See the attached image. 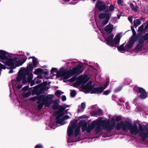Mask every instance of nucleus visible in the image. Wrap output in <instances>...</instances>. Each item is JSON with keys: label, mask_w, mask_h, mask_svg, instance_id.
Listing matches in <instances>:
<instances>
[{"label": "nucleus", "mask_w": 148, "mask_h": 148, "mask_svg": "<svg viewBox=\"0 0 148 148\" xmlns=\"http://www.w3.org/2000/svg\"><path fill=\"white\" fill-rule=\"evenodd\" d=\"M71 64L73 66H76V67L73 68L72 70L68 71H66L63 68L60 69L59 71L56 68H52L51 70V74L54 76L56 75L57 78L62 77L64 79H66L74 75H78L83 71L82 63L75 60L73 61Z\"/></svg>", "instance_id": "nucleus-1"}, {"label": "nucleus", "mask_w": 148, "mask_h": 148, "mask_svg": "<svg viewBox=\"0 0 148 148\" xmlns=\"http://www.w3.org/2000/svg\"><path fill=\"white\" fill-rule=\"evenodd\" d=\"M88 81L87 75H80L74 84V85L76 87H82L84 92L86 93H88L90 91H91L92 93L99 94L102 93L103 90L106 88L109 83L108 81L106 82L103 87L93 88V84H92L91 81H89L85 86H84Z\"/></svg>", "instance_id": "nucleus-2"}, {"label": "nucleus", "mask_w": 148, "mask_h": 148, "mask_svg": "<svg viewBox=\"0 0 148 148\" xmlns=\"http://www.w3.org/2000/svg\"><path fill=\"white\" fill-rule=\"evenodd\" d=\"M21 74H20L18 75L16 78V80H14L12 81V84L13 88L15 87L17 85L18 82L22 80V83L23 84H25L28 82L29 83H30V86H32L35 84V79L32 80L33 78V75L32 72H30L27 69H22L20 71L22 72Z\"/></svg>", "instance_id": "nucleus-3"}, {"label": "nucleus", "mask_w": 148, "mask_h": 148, "mask_svg": "<svg viewBox=\"0 0 148 148\" xmlns=\"http://www.w3.org/2000/svg\"><path fill=\"white\" fill-rule=\"evenodd\" d=\"M77 121L75 120H73L71 121L69 126L67 130V134L68 136V142L70 143L72 142L77 141L72 138L74 131V136L75 137H77L79 133L80 130L81 125L83 123V121H80L77 125Z\"/></svg>", "instance_id": "nucleus-4"}, {"label": "nucleus", "mask_w": 148, "mask_h": 148, "mask_svg": "<svg viewBox=\"0 0 148 148\" xmlns=\"http://www.w3.org/2000/svg\"><path fill=\"white\" fill-rule=\"evenodd\" d=\"M96 6L99 10L101 11H104L106 12L101 13L99 15V17L100 19L105 18L102 24L103 25H106L108 23L111 16V14L108 12V7L106 3L103 1H97L96 2Z\"/></svg>", "instance_id": "nucleus-5"}, {"label": "nucleus", "mask_w": 148, "mask_h": 148, "mask_svg": "<svg viewBox=\"0 0 148 148\" xmlns=\"http://www.w3.org/2000/svg\"><path fill=\"white\" fill-rule=\"evenodd\" d=\"M116 129L119 131L122 129L125 132H127L129 130L132 134L135 135L139 133V130L136 124H134L132 125L131 123L127 121H125V123L121 121L118 123L116 124Z\"/></svg>", "instance_id": "nucleus-6"}, {"label": "nucleus", "mask_w": 148, "mask_h": 148, "mask_svg": "<svg viewBox=\"0 0 148 148\" xmlns=\"http://www.w3.org/2000/svg\"><path fill=\"white\" fill-rule=\"evenodd\" d=\"M18 55L10 53V73H12L13 69L22 65L26 61L27 57L25 56L19 58Z\"/></svg>", "instance_id": "nucleus-7"}, {"label": "nucleus", "mask_w": 148, "mask_h": 148, "mask_svg": "<svg viewBox=\"0 0 148 148\" xmlns=\"http://www.w3.org/2000/svg\"><path fill=\"white\" fill-rule=\"evenodd\" d=\"M69 107V105L65 104L60 106L58 110L55 112L54 114L56 116V123L57 124H60V125H63L65 123L64 120L70 118L67 116H64L67 113V111H64V110L66 107Z\"/></svg>", "instance_id": "nucleus-8"}, {"label": "nucleus", "mask_w": 148, "mask_h": 148, "mask_svg": "<svg viewBox=\"0 0 148 148\" xmlns=\"http://www.w3.org/2000/svg\"><path fill=\"white\" fill-rule=\"evenodd\" d=\"M54 97L52 95H48L47 96L44 95L40 96V99L37 101V103L38 104L37 108L38 109H41L44 104L45 107H48L52 103V99Z\"/></svg>", "instance_id": "nucleus-9"}, {"label": "nucleus", "mask_w": 148, "mask_h": 148, "mask_svg": "<svg viewBox=\"0 0 148 148\" xmlns=\"http://www.w3.org/2000/svg\"><path fill=\"white\" fill-rule=\"evenodd\" d=\"M54 97L52 95H48L47 96L44 95L40 96V99L37 101V103L38 104L37 108L38 109H41L44 104L45 107H48L52 103V99Z\"/></svg>", "instance_id": "nucleus-10"}, {"label": "nucleus", "mask_w": 148, "mask_h": 148, "mask_svg": "<svg viewBox=\"0 0 148 148\" xmlns=\"http://www.w3.org/2000/svg\"><path fill=\"white\" fill-rule=\"evenodd\" d=\"M122 33H120L114 38V40H112L114 37L113 35L112 34L108 36L106 40V42L108 45L114 47H117L119 45L120 39L122 37Z\"/></svg>", "instance_id": "nucleus-11"}, {"label": "nucleus", "mask_w": 148, "mask_h": 148, "mask_svg": "<svg viewBox=\"0 0 148 148\" xmlns=\"http://www.w3.org/2000/svg\"><path fill=\"white\" fill-rule=\"evenodd\" d=\"M145 44H148V33L140 36L138 39V43L134 49V51L138 52L143 49Z\"/></svg>", "instance_id": "nucleus-12"}, {"label": "nucleus", "mask_w": 148, "mask_h": 148, "mask_svg": "<svg viewBox=\"0 0 148 148\" xmlns=\"http://www.w3.org/2000/svg\"><path fill=\"white\" fill-rule=\"evenodd\" d=\"M114 119V117L111 118V121H113L112 123H110L109 120H107L106 119L101 121L100 122V125L103 129L106 130L108 132H110L114 129L115 125Z\"/></svg>", "instance_id": "nucleus-13"}, {"label": "nucleus", "mask_w": 148, "mask_h": 148, "mask_svg": "<svg viewBox=\"0 0 148 148\" xmlns=\"http://www.w3.org/2000/svg\"><path fill=\"white\" fill-rule=\"evenodd\" d=\"M97 122L95 120L92 122L90 125H89L87 127V124L86 123H83L82 130L83 131H86L88 133H90L91 131L94 129L97 124Z\"/></svg>", "instance_id": "nucleus-14"}, {"label": "nucleus", "mask_w": 148, "mask_h": 148, "mask_svg": "<svg viewBox=\"0 0 148 148\" xmlns=\"http://www.w3.org/2000/svg\"><path fill=\"white\" fill-rule=\"evenodd\" d=\"M6 52L3 50H0V59L1 61L6 65L9 66V58L6 56Z\"/></svg>", "instance_id": "nucleus-15"}, {"label": "nucleus", "mask_w": 148, "mask_h": 148, "mask_svg": "<svg viewBox=\"0 0 148 148\" xmlns=\"http://www.w3.org/2000/svg\"><path fill=\"white\" fill-rule=\"evenodd\" d=\"M138 127L140 131L139 132V136L143 140H146L147 137L148 138V131L145 132H144L143 131L146 129V127L142 125H139Z\"/></svg>", "instance_id": "nucleus-16"}, {"label": "nucleus", "mask_w": 148, "mask_h": 148, "mask_svg": "<svg viewBox=\"0 0 148 148\" xmlns=\"http://www.w3.org/2000/svg\"><path fill=\"white\" fill-rule=\"evenodd\" d=\"M134 89L138 93L140 94L139 97L141 99H145L147 97V92L143 88L136 87L134 88Z\"/></svg>", "instance_id": "nucleus-17"}, {"label": "nucleus", "mask_w": 148, "mask_h": 148, "mask_svg": "<svg viewBox=\"0 0 148 148\" xmlns=\"http://www.w3.org/2000/svg\"><path fill=\"white\" fill-rule=\"evenodd\" d=\"M136 38H130V41L125 46V48H127V49H128L132 47L135 42L137 40Z\"/></svg>", "instance_id": "nucleus-18"}, {"label": "nucleus", "mask_w": 148, "mask_h": 148, "mask_svg": "<svg viewBox=\"0 0 148 148\" xmlns=\"http://www.w3.org/2000/svg\"><path fill=\"white\" fill-rule=\"evenodd\" d=\"M34 67L33 66V65H32V62H29L28 65L27 66V67L26 68H22L20 69V70L18 72V75H19L20 74H21L22 71L21 72H20V71L21 70V69H27V70L28 71H29L30 72H32L31 71H30L29 70L31 69H33V68H34Z\"/></svg>", "instance_id": "nucleus-19"}, {"label": "nucleus", "mask_w": 148, "mask_h": 148, "mask_svg": "<svg viewBox=\"0 0 148 148\" xmlns=\"http://www.w3.org/2000/svg\"><path fill=\"white\" fill-rule=\"evenodd\" d=\"M113 28L112 25L109 24L106 26L104 28V30L108 33H110L112 32Z\"/></svg>", "instance_id": "nucleus-20"}, {"label": "nucleus", "mask_w": 148, "mask_h": 148, "mask_svg": "<svg viewBox=\"0 0 148 148\" xmlns=\"http://www.w3.org/2000/svg\"><path fill=\"white\" fill-rule=\"evenodd\" d=\"M86 104L84 103H82L81 106L79 105L78 106V112H83L86 108Z\"/></svg>", "instance_id": "nucleus-21"}, {"label": "nucleus", "mask_w": 148, "mask_h": 148, "mask_svg": "<svg viewBox=\"0 0 148 148\" xmlns=\"http://www.w3.org/2000/svg\"><path fill=\"white\" fill-rule=\"evenodd\" d=\"M43 70L42 69L40 68H38L35 69L34 72V73L36 75H41L43 74Z\"/></svg>", "instance_id": "nucleus-22"}, {"label": "nucleus", "mask_w": 148, "mask_h": 148, "mask_svg": "<svg viewBox=\"0 0 148 148\" xmlns=\"http://www.w3.org/2000/svg\"><path fill=\"white\" fill-rule=\"evenodd\" d=\"M32 58L33 65L34 67H36L38 63L37 59L35 57H32Z\"/></svg>", "instance_id": "nucleus-23"}, {"label": "nucleus", "mask_w": 148, "mask_h": 148, "mask_svg": "<svg viewBox=\"0 0 148 148\" xmlns=\"http://www.w3.org/2000/svg\"><path fill=\"white\" fill-rule=\"evenodd\" d=\"M134 25L135 27H137L138 25H140L141 21L139 19L135 20L134 21Z\"/></svg>", "instance_id": "nucleus-24"}, {"label": "nucleus", "mask_w": 148, "mask_h": 148, "mask_svg": "<svg viewBox=\"0 0 148 148\" xmlns=\"http://www.w3.org/2000/svg\"><path fill=\"white\" fill-rule=\"evenodd\" d=\"M97 124L96 125H97V126L96 129H95V132L97 134H98L99 133L101 130V126L99 125H98V121H97Z\"/></svg>", "instance_id": "nucleus-25"}, {"label": "nucleus", "mask_w": 148, "mask_h": 148, "mask_svg": "<svg viewBox=\"0 0 148 148\" xmlns=\"http://www.w3.org/2000/svg\"><path fill=\"white\" fill-rule=\"evenodd\" d=\"M132 32L133 33L132 36L130 38H131L134 39L136 38V40L137 39V37L136 35V32L135 31L134 29H132Z\"/></svg>", "instance_id": "nucleus-26"}, {"label": "nucleus", "mask_w": 148, "mask_h": 148, "mask_svg": "<svg viewBox=\"0 0 148 148\" xmlns=\"http://www.w3.org/2000/svg\"><path fill=\"white\" fill-rule=\"evenodd\" d=\"M31 94V92L28 91L26 92H24L23 94V97H29Z\"/></svg>", "instance_id": "nucleus-27"}, {"label": "nucleus", "mask_w": 148, "mask_h": 148, "mask_svg": "<svg viewBox=\"0 0 148 148\" xmlns=\"http://www.w3.org/2000/svg\"><path fill=\"white\" fill-rule=\"evenodd\" d=\"M63 93V92H61L60 90H58L55 93V95L58 97H59Z\"/></svg>", "instance_id": "nucleus-28"}, {"label": "nucleus", "mask_w": 148, "mask_h": 148, "mask_svg": "<svg viewBox=\"0 0 148 148\" xmlns=\"http://www.w3.org/2000/svg\"><path fill=\"white\" fill-rule=\"evenodd\" d=\"M76 91L74 90H71L70 93V95L71 97H74L76 95Z\"/></svg>", "instance_id": "nucleus-29"}, {"label": "nucleus", "mask_w": 148, "mask_h": 148, "mask_svg": "<svg viewBox=\"0 0 148 148\" xmlns=\"http://www.w3.org/2000/svg\"><path fill=\"white\" fill-rule=\"evenodd\" d=\"M51 123V124L50 125V126L51 128L55 129L58 126L56 125V123H54L53 124V125L52 122Z\"/></svg>", "instance_id": "nucleus-30"}, {"label": "nucleus", "mask_w": 148, "mask_h": 148, "mask_svg": "<svg viewBox=\"0 0 148 148\" xmlns=\"http://www.w3.org/2000/svg\"><path fill=\"white\" fill-rule=\"evenodd\" d=\"M118 46L116 47H117L118 49L120 51H123L126 50L123 45L118 47Z\"/></svg>", "instance_id": "nucleus-31"}, {"label": "nucleus", "mask_w": 148, "mask_h": 148, "mask_svg": "<svg viewBox=\"0 0 148 148\" xmlns=\"http://www.w3.org/2000/svg\"><path fill=\"white\" fill-rule=\"evenodd\" d=\"M40 99V97L38 96L34 97L31 98V100L33 101H35L36 100H38Z\"/></svg>", "instance_id": "nucleus-32"}, {"label": "nucleus", "mask_w": 148, "mask_h": 148, "mask_svg": "<svg viewBox=\"0 0 148 148\" xmlns=\"http://www.w3.org/2000/svg\"><path fill=\"white\" fill-rule=\"evenodd\" d=\"M114 5H111L109 7V11L110 12H112L114 10Z\"/></svg>", "instance_id": "nucleus-33"}, {"label": "nucleus", "mask_w": 148, "mask_h": 148, "mask_svg": "<svg viewBox=\"0 0 148 148\" xmlns=\"http://www.w3.org/2000/svg\"><path fill=\"white\" fill-rule=\"evenodd\" d=\"M6 68L5 66L2 64L0 62V71H1L2 69H5Z\"/></svg>", "instance_id": "nucleus-34"}, {"label": "nucleus", "mask_w": 148, "mask_h": 148, "mask_svg": "<svg viewBox=\"0 0 148 148\" xmlns=\"http://www.w3.org/2000/svg\"><path fill=\"white\" fill-rule=\"evenodd\" d=\"M124 102V100L123 99H119L118 102V103L120 105L122 106L123 105L122 103Z\"/></svg>", "instance_id": "nucleus-35"}, {"label": "nucleus", "mask_w": 148, "mask_h": 148, "mask_svg": "<svg viewBox=\"0 0 148 148\" xmlns=\"http://www.w3.org/2000/svg\"><path fill=\"white\" fill-rule=\"evenodd\" d=\"M59 107L58 104H55L52 106V109L53 110H56L58 109Z\"/></svg>", "instance_id": "nucleus-36"}, {"label": "nucleus", "mask_w": 148, "mask_h": 148, "mask_svg": "<svg viewBox=\"0 0 148 148\" xmlns=\"http://www.w3.org/2000/svg\"><path fill=\"white\" fill-rule=\"evenodd\" d=\"M111 91L110 90H106L104 91L103 94L105 95H107L110 93Z\"/></svg>", "instance_id": "nucleus-37"}, {"label": "nucleus", "mask_w": 148, "mask_h": 148, "mask_svg": "<svg viewBox=\"0 0 148 148\" xmlns=\"http://www.w3.org/2000/svg\"><path fill=\"white\" fill-rule=\"evenodd\" d=\"M38 88L37 86H36L34 88V90H33V92H34V91L35 92L36 94H37Z\"/></svg>", "instance_id": "nucleus-38"}, {"label": "nucleus", "mask_w": 148, "mask_h": 148, "mask_svg": "<svg viewBox=\"0 0 148 148\" xmlns=\"http://www.w3.org/2000/svg\"><path fill=\"white\" fill-rule=\"evenodd\" d=\"M144 28V26L142 25L138 29V31L139 32H142L143 31V28Z\"/></svg>", "instance_id": "nucleus-39"}, {"label": "nucleus", "mask_w": 148, "mask_h": 148, "mask_svg": "<svg viewBox=\"0 0 148 148\" xmlns=\"http://www.w3.org/2000/svg\"><path fill=\"white\" fill-rule=\"evenodd\" d=\"M76 78V77H73L69 80V81L71 82H74Z\"/></svg>", "instance_id": "nucleus-40"}, {"label": "nucleus", "mask_w": 148, "mask_h": 148, "mask_svg": "<svg viewBox=\"0 0 148 148\" xmlns=\"http://www.w3.org/2000/svg\"><path fill=\"white\" fill-rule=\"evenodd\" d=\"M122 87L119 86L115 89V92H118L120 91L122 89Z\"/></svg>", "instance_id": "nucleus-41"}, {"label": "nucleus", "mask_w": 148, "mask_h": 148, "mask_svg": "<svg viewBox=\"0 0 148 148\" xmlns=\"http://www.w3.org/2000/svg\"><path fill=\"white\" fill-rule=\"evenodd\" d=\"M128 20L130 22V23H132V16H129L128 18Z\"/></svg>", "instance_id": "nucleus-42"}, {"label": "nucleus", "mask_w": 148, "mask_h": 148, "mask_svg": "<svg viewBox=\"0 0 148 148\" xmlns=\"http://www.w3.org/2000/svg\"><path fill=\"white\" fill-rule=\"evenodd\" d=\"M62 101H65L66 100V97L65 96L62 95Z\"/></svg>", "instance_id": "nucleus-43"}, {"label": "nucleus", "mask_w": 148, "mask_h": 148, "mask_svg": "<svg viewBox=\"0 0 148 148\" xmlns=\"http://www.w3.org/2000/svg\"><path fill=\"white\" fill-rule=\"evenodd\" d=\"M34 148H43L42 145H36Z\"/></svg>", "instance_id": "nucleus-44"}, {"label": "nucleus", "mask_w": 148, "mask_h": 148, "mask_svg": "<svg viewBox=\"0 0 148 148\" xmlns=\"http://www.w3.org/2000/svg\"><path fill=\"white\" fill-rule=\"evenodd\" d=\"M121 119V117L120 116H117L115 118V120L116 121H118L120 120Z\"/></svg>", "instance_id": "nucleus-45"}, {"label": "nucleus", "mask_w": 148, "mask_h": 148, "mask_svg": "<svg viewBox=\"0 0 148 148\" xmlns=\"http://www.w3.org/2000/svg\"><path fill=\"white\" fill-rule=\"evenodd\" d=\"M132 9L134 11H136L137 9V7L134 6V7L132 8Z\"/></svg>", "instance_id": "nucleus-46"}, {"label": "nucleus", "mask_w": 148, "mask_h": 148, "mask_svg": "<svg viewBox=\"0 0 148 148\" xmlns=\"http://www.w3.org/2000/svg\"><path fill=\"white\" fill-rule=\"evenodd\" d=\"M28 88L29 87L28 86H25L22 88V90L23 91L26 90L28 89Z\"/></svg>", "instance_id": "nucleus-47"}, {"label": "nucleus", "mask_w": 148, "mask_h": 148, "mask_svg": "<svg viewBox=\"0 0 148 148\" xmlns=\"http://www.w3.org/2000/svg\"><path fill=\"white\" fill-rule=\"evenodd\" d=\"M122 3V1L121 0H117V3L118 4H121Z\"/></svg>", "instance_id": "nucleus-48"}, {"label": "nucleus", "mask_w": 148, "mask_h": 148, "mask_svg": "<svg viewBox=\"0 0 148 148\" xmlns=\"http://www.w3.org/2000/svg\"><path fill=\"white\" fill-rule=\"evenodd\" d=\"M22 86L21 84H19L17 86V88L18 89H20L22 87Z\"/></svg>", "instance_id": "nucleus-49"}, {"label": "nucleus", "mask_w": 148, "mask_h": 148, "mask_svg": "<svg viewBox=\"0 0 148 148\" xmlns=\"http://www.w3.org/2000/svg\"><path fill=\"white\" fill-rule=\"evenodd\" d=\"M43 78V77L42 75H38L37 77V78H39L40 79H42Z\"/></svg>", "instance_id": "nucleus-50"}, {"label": "nucleus", "mask_w": 148, "mask_h": 148, "mask_svg": "<svg viewBox=\"0 0 148 148\" xmlns=\"http://www.w3.org/2000/svg\"><path fill=\"white\" fill-rule=\"evenodd\" d=\"M130 6L131 8H132L134 7V4L132 3H131L130 4Z\"/></svg>", "instance_id": "nucleus-51"}, {"label": "nucleus", "mask_w": 148, "mask_h": 148, "mask_svg": "<svg viewBox=\"0 0 148 148\" xmlns=\"http://www.w3.org/2000/svg\"><path fill=\"white\" fill-rule=\"evenodd\" d=\"M145 29H148V23H147L145 27Z\"/></svg>", "instance_id": "nucleus-52"}, {"label": "nucleus", "mask_w": 148, "mask_h": 148, "mask_svg": "<svg viewBox=\"0 0 148 148\" xmlns=\"http://www.w3.org/2000/svg\"><path fill=\"white\" fill-rule=\"evenodd\" d=\"M125 104H126V108L128 110L129 108V107L127 106V105H128L127 103H125Z\"/></svg>", "instance_id": "nucleus-53"}, {"label": "nucleus", "mask_w": 148, "mask_h": 148, "mask_svg": "<svg viewBox=\"0 0 148 148\" xmlns=\"http://www.w3.org/2000/svg\"><path fill=\"white\" fill-rule=\"evenodd\" d=\"M98 111L99 112V114H101L102 113V111L100 110H98Z\"/></svg>", "instance_id": "nucleus-54"}, {"label": "nucleus", "mask_w": 148, "mask_h": 148, "mask_svg": "<svg viewBox=\"0 0 148 148\" xmlns=\"http://www.w3.org/2000/svg\"><path fill=\"white\" fill-rule=\"evenodd\" d=\"M41 82V80L37 81H36V83L37 84H38L40 83Z\"/></svg>", "instance_id": "nucleus-55"}, {"label": "nucleus", "mask_w": 148, "mask_h": 148, "mask_svg": "<svg viewBox=\"0 0 148 148\" xmlns=\"http://www.w3.org/2000/svg\"><path fill=\"white\" fill-rule=\"evenodd\" d=\"M102 34L103 37L105 39H106V36H105V34L103 33H102Z\"/></svg>", "instance_id": "nucleus-56"}, {"label": "nucleus", "mask_w": 148, "mask_h": 148, "mask_svg": "<svg viewBox=\"0 0 148 148\" xmlns=\"http://www.w3.org/2000/svg\"><path fill=\"white\" fill-rule=\"evenodd\" d=\"M48 71H46L45 73V75H47L48 74Z\"/></svg>", "instance_id": "nucleus-57"}, {"label": "nucleus", "mask_w": 148, "mask_h": 148, "mask_svg": "<svg viewBox=\"0 0 148 148\" xmlns=\"http://www.w3.org/2000/svg\"><path fill=\"white\" fill-rule=\"evenodd\" d=\"M26 54L27 56H29V53L28 52H27L26 53Z\"/></svg>", "instance_id": "nucleus-58"}, {"label": "nucleus", "mask_w": 148, "mask_h": 148, "mask_svg": "<svg viewBox=\"0 0 148 148\" xmlns=\"http://www.w3.org/2000/svg\"><path fill=\"white\" fill-rule=\"evenodd\" d=\"M90 66L91 68H92L93 69H94V68L92 66Z\"/></svg>", "instance_id": "nucleus-59"}, {"label": "nucleus", "mask_w": 148, "mask_h": 148, "mask_svg": "<svg viewBox=\"0 0 148 148\" xmlns=\"http://www.w3.org/2000/svg\"><path fill=\"white\" fill-rule=\"evenodd\" d=\"M134 102H136V101H137V99H135L134 100Z\"/></svg>", "instance_id": "nucleus-60"}, {"label": "nucleus", "mask_w": 148, "mask_h": 148, "mask_svg": "<svg viewBox=\"0 0 148 148\" xmlns=\"http://www.w3.org/2000/svg\"><path fill=\"white\" fill-rule=\"evenodd\" d=\"M46 128L47 130H50V129H49V128H48L47 127H46Z\"/></svg>", "instance_id": "nucleus-61"}, {"label": "nucleus", "mask_w": 148, "mask_h": 148, "mask_svg": "<svg viewBox=\"0 0 148 148\" xmlns=\"http://www.w3.org/2000/svg\"><path fill=\"white\" fill-rule=\"evenodd\" d=\"M117 16H118V19H119L120 18V17L119 16V15H118V14L117 15Z\"/></svg>", "instance_id": "nucleus-62"}, {"label": "nucleus", "mask_w": 148, "mask_h": 148, "mask_svg": "<svg viewBox=\"0 0 148 148\" xmlns=\"http://www.w3.org/2000/svg\"><path fill=\"white\" fill-rule=\"evenodd\" d=\"M64 1H69L70 0H64Z\"/></svg>", "instance_id": "nucleus-63"}, {"label": "nucleus", "mask_w": 148, "mask_h": 148, "mask_svg": "<svg viewBox=\"0 0 148 148\" xmlns=\"http://www.w3.org/2000/svg\"><path fill=\"white\" fill-rule=\"evenodd\" d=\"M93 1H96V0H92Z\"/></svg>", "instance_id": "nucleus-64"}]
</instances>
